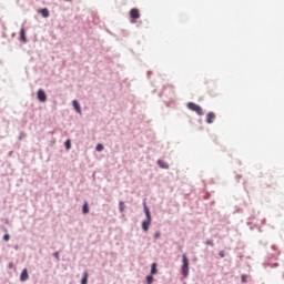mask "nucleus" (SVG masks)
<instances>
[{
	"label": "nucleus",
	"instance_id": "nucleus-17",
	"mask_svg": "<svg viewBox=\"0 0 284 284\" xmlns=\"http://www.w3.org/2000/svg\"><path fill=\"white\" fill-rule=\"evenodd\" d=\"M95 150H97V152H103V150H105V146H103V144L99 143V144H97Z\"/></svg>",
	"mask_w": 284,
	"mask_h": 284
},
{
	"label": "nucleus",
	"instance_id": "nucleus-2",
	"mask_svg": "<svg viewBox=\"0 0 284 284\" xmlns=\"http://www.w3.org/2000/svg\"><path fill=\"white\" fill-rule=\"evenodd\" d=\"M182 276H184V278L190 276V260H187L186 254L182 255Z\"/></svg>",
	"mask_w": 284,
	"mask_h": 284
},
{
	"label": "nucleus",
	"instance_id": "nucleus-19",
	"mask_svg": "<svg viewBox=\"0 0 284 284\" xmlns=\"http://www.w3.org/2000/svg\"><path fill=\"white\" fill-rule=\"evenodd\" d=\"M53 257L57 258V261H61V257L59 256V251L53 253Z\"/></svg>",
	"mask_w": 284,
	"mask_h": 284
},
{
	"label": "nucleus",
	"instance_id": "nucleus-21",
	"mask_svg": "<svg viewBox=\"0 0 284 284\" xmlns=\"http://www.w3.org/2000/svg\"><path fill=\"white\" fill-rule=\"evenodd\" d=\"M3 241H6V242L10 241V234H8V233L4 234L3 235Z\"/></svg>",
	"mask_w": 284,
	"mask_h": 284
},
{
	"label": "nucleus",
	"instance_id": "nucleus-15",
	"mask_svg": "<svg viewBox=\"0 0 284 284\" xmlns=\"http://www.w3.org/2000/svg\"><path fill=\"white\" fill-rule=\"evenodd\" d=\"M119 211L120 212H125V202H123V201L119 202Z\"/></svg>",
	"mask_w": 284,
	"mask_h": 284
},
{
	"label": "nucleus",
	"instance_id": "nucleus-25",
	"mask_svg": "<svg viewBox=\"0 0 284 284\" xmlns=\"http://www.w3.org/2000/svg\"><path fill=\"white\" fill-rule=\"evenodd\" d=\"M273 267H278V263L273 264Z\"/></svg>",
	"mask_w": 284,
	"mask_h": 284
},
{
	"label": "nucleus",
	"instance_id": "nucleus-7",
	"mask_svg": "<svg viewBox=\"0 0 284 284\" xmlns=\"http://www.w3.org/2000/svg\"><path fill=\"white\" fill-rule=\"evenodd\" d=\"M29 277L30 275L28 274V268H24L20 274V281L22 283H26V281H28Z\"/></svg>",
	"mask_w": 284,
	"mask_h": 284
},
{
	"label": "nucleus",
	"instance_id": "nucleus-26",
	"mask_svg": "<svg viewBox=\"0 0 284 284\" xmlns=\"http://www.w3.org/2000/svg\"><path fill=\"white\" fill-rule=\"evenodd\" d=\"M150 74H152V72H151V71H148V77H150Z\"/></svg>",
	"mask_w": 284,
	"mask_h": 284
},
{
	"label": "nucleus",
	"instance_id": "nucleus-13",
	"mask_svg": "<svg viewBox=\"0 0 284 284\" xmlns=\"http://www.w3.org/2000/svg\"><path fill=\"white\" fill-rule=\"evenodd\" d=\"M156 272H159V270H156V263H153L151 265V276H154V274H156Z\"/></svg>",
	"mask_w": 284,
	"mask_h": 284
},
{
	"label": "nucleus",
	"instance_id": "nucleus-3",
	"mask_svg": "<svg viewBox=\"0 0 284 284\" xmlns=\"http://www.w3.org/2000/svg\"><path fill=\"white\" fill-rule=\"evenodd\" d=\"M186 108H189L191 110V112H195L197 114V116H203V114H205L203 112V108H201V105H199L194 102H189L186 104Z\"/></svg>",
	"mask_w": 284,
	"mask_h": 284
},
{
	"label": "nucleus",
	"instance_id": "nucleus-12",
	"mask_svg": "<svg viewBox=\"0 0 284 284\" xmlns=\"http://www.w3.org/2000/svg\"><path fill=\"white\" fill-rule=\"evenodd\" d=\"M82 214H90V206L88 205V202H84L82 205Z\"/></svg>",
	"mask_w": 284,
	"mask_h": 284
},
{
	"label": "nucleus",
	"instance_id": "nucleus-28",
	"mask_svg": "<svg viewBox=\"0 0 284 284\" xmlns=\"http://www.w3.org/2000/svg\"><path fill=\"white\" fill-rule=\"evenodd\" d=\"M21 139H23V136H22V135H20V136H19V141H21Z\"/></svg>",
	"mask_w": 284,
	"mask_h": 284
},
{
	"label": "nucleus",
	"instance_id": "nucleus-5",
	"mask_svg": "<svg viewBox=\"0 0 284 284\" xmlns=\"http://www.w3.org/2000/svg\"><path fill=\"white\" fill-rule=\"evenodd\" d=\"M130 17H131V19H140L141 13L139 12V9H136V8L131 9Z\"/></svg>",
	"mask_w": 284,
	"mask_h": 284
},
{
	"label": "nucleus",
	"instance_id": "nucleus-30",
	"mask_svg": "<svg viewBox=\"0 0 284 284\" xmlns=\"http://www.w3.org/2000/svg\"><path fill=\"white\" fill-rule=\"evenodd\" d=\"M262 223H265V219L262 221Z\"/></svg>",
	"mask_w": 284,
	"mask_h": 284
},
{
	"label": "nucleus",
	"instance_id": "nucleus-4",
	"mask_svg": "<svg viewBox=\"0 0 284 284\" xmlns=\"http://www.w3.org/2000/svg\"><path fill=\"white\" fill-rule=\"evenodd\" d=\"M37 99L38 101H40V103H45L48 101V95L45 94V91H43V89L38 90Z\"/></svg>",
	"mask_w": 284,
	"mask_h": 284
},
{
	"label": "nucleus",
	"instance_id": "nucleus-16",
	"mask_svg": "<svg viewBox=\"0 0 284 284\" xmlns=\"http://www.w3.org/2000/svg\"><path fill=\"white\" fill-rule=\"evenodd\" d=\"M154 283V275H148L146 276V284H153Z\"/></svg>",
	"mask_w": 284,
	"mask_h": 284
},
{
	"label": "nucleus",
	"instance_id": "nucleus-24",
	"mask_svg": "<svg viewBox=\"0 0 284 284\" xmlns=\"http://www.w3.org/2000/svg\"><path fill=\"white\" fill-rule=\"evenodd\" d=\"M219 256H220L221 258H225V251H220Z\"/></svg>",
	"mask_w": 284,
	"mask_h": 284
},
{
	"label": "nucleus",
	"instance_id": "nucleus-9",
	"mask_svg": "<svg viewBox=\"0 0 284 284\" xmlns=\"http://www.w3.org/2000/svg\"><path fill=\"white\" fill-rule=\"evenodd\" d=\"M158 165L159 168H161L162 170H169L170 169V164H168V162L163 161V160H158Z\"/></svg>",
	"mask_w": 284,
	"mask_h": 284
},
{
	"label": "nucleus",
	"instance_id": "nucleus-14",
	"mask_svg": "<svg viewBox=\"0 0 284 284\" xmlns=\"http://www.w3.org/2000/svg\"><path fill=\"white\" fill-rule=\"evenodd\" d=\"M64 148H65V150H72V141L67 140V141L64 142Z\"/></svg>",
	"mask_w": 284,
	"mask_h": 284
},
{
	"label": "nucleus",
	"instance_id": "nucleus-10",
	"mask_svg": "<svg viewBox=\"0 0 284 284\" xmlns=\"http://www.w3.org/2000/svg\"><path fill=\"white\" fill-rule=\"evenodd\" d=\"M39 13L44 18L48 19V17H50V10H48V8H43L39 10Z\"/></svg>",
	"mask_w": 284,
	"mask_h": 284
},
{
	"label": "nucleus",
	"instance_id": "nucleus-6",
	"mask_svg": "<svg viewBox=\"0 0 284 284\" xmlns=\"http://www.w3.org/2000/svg\"><path fill=\"white\" fill-rule=\"evenodd\" d=\"M214 119H216V114H214V112H209L206 115V123L212 125V123H214Z\"/></svg>",
	"mask_w": 284,
	"mask_h": 284
},
{
	"label": "nucleus",
	"instance_id": "nucleus-29",
	"mask_svg": "<svg viewBox=\"0 0 284 284\" xmlns=\"http://www.w3.org/2000/svg\"><path fill=\"white\" fill-rule=\"evenodd\" d=\"M9 267L12 268V263L9 264Z\"/></svg>",
	"mask_w": 284,
	"mask_h": 284
},
{
	"label": "nucleus",
	"instance_id": "nucleus-27",
	"mask_svg": "<svg viewBox=\"0 0 284 284\" xmlns=\"http://www.w3.org/2000/svg\"><path fill=\"white\" fill-rule=\"evenodd\" d=\"M272 250H276V246H275V245H272Z\"/></svg>",
	"mask_w": 284,
	"mask_h": 284
},
{
	"label": "nucleus",
	"instance_id": "nucleus-8",
	"mask_svg": "<svg viewBox=\"0 0 284 284\" xmlns=\"http://www.w3.org/2000/svg\"><path fill=\"white\" fill-rule=\"evenodd\" d=\"M20 41L22 43H28V38H26V29L24 28L20 29Z\"/></svg>",
	"mask_w": 284,
	"mask_h": 284
},
{
	"label": "nucleus",
	"instance_id": "nucleus-18",
	"mask_svg": "<svg viewBox=\"0 0 284 284\" xmlns=\"http://www.w3.org/2000/svg\"><path fill=\"white\" fill-rule=\"evenodd\" d=\"M81 284H88V273L83 274V277L81 280Z\"/></svg>",
	"mask_w": 284,
	"mask_h": 284
},
{
	"label": "nucleus",
	"instance_id": "nucleus-22",
	"mask_svg": "<svg viewBox=\"0 0 284 284\" xmlns=\"http://www.w3.org/2000/svg\"><path fill=\"white\" fill-rule=\"evenodd\" d=\"M206 245H211V247H214V241L207 240V241H206Z\"/></svg>",
	"mask_w": 284,
	"mask_h": 284
},
{
	"label": "nucleus",
	"instance_id": "nucleus-23",
	"mask_svg": "<svg viewBox=\"0 0 284 284\" xmlns=\"http://www.w3.org/2000/svg\"><path fill=\"white\" fill-rule=\"evenodd\" d=\"M154 239H161V232H160V231H156V232H155Z\"/></svg>",
	"mask_w": 284,
	"mask_h": 284
},
{
	"label": "nucleus",
	"instance_id": "nucleus-1",
	"mask_svg": "<svg viewBox=\"0 0 284 284\" xmlns=\"http://www.w3.org/2000/svg\"><path fill=\"white\" fill-rule=\"evenodd\" d=\"M143 207L146 219L142 221V230L143 232H149L150 225H152V213L150 212V207H148L145 202L143 203Z\"/></svg>",
	"mask_w": 284,
	"mask_h": 284
},
{
	"label": "nucleus",
	"instance_id": "nucleus-11",
	"mask_svg": "<svg viewBox=\"0 0 284 284\" xmlns=\"http://www.w3.org/2000/svg\"><path fill=\"white\" fill-rule=\"evenodd\" d=\"M72 105H73L75 112H78V114H81V104L79 103V101L73 100Z\"/></svg>",
	"mask_w": 284,
	"mask_h": 284
},
{
	"label": "nucleus",
	"instance_id": "nucleus-20",
	"mask_svg": "<svg viewBox=\"0 0 284 284\" xmlns=\"http://www.w3.org/2000/svg\"><path fill=\"white\" fill-rule=\"evenodd\" d=\"M241 281H242V283H247V275L243 274L241 276Z\"/></svg>",
	"mask_w": 284,
	"mask_h": 284
}]
</instances>
